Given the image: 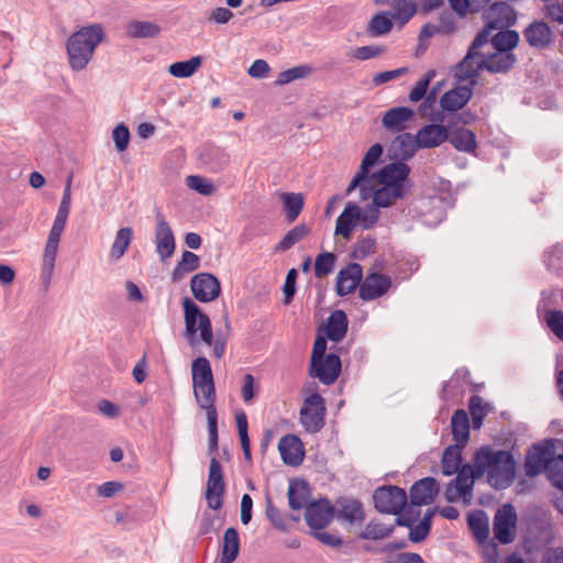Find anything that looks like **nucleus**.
Segmentation results:
<instances>
[{
    "label": "nucleus",
    "mask_w": 563,
    "mask_h": 563,
    "mask_svg": "<svg viewBox=\"0 0 563 563\" xmlns=\"http://www.w3.org/2000/svg\"><path fill=\"white\" fill-rule=\"evenodd\" d=\"M410 167L404 162H393L373 173L360 188L361 199L372 198L379 209L389 208L404 199L411 188Z\"/></svg>",
    "instance_id": "f257e3e1"
},
{
    "label": "nucleus",
    "mask_w": 563,
    "mask_h": 563,
    "mask_svg": "<svg viewBox=\"0 0 563 563\" xmlns=\"http://www.w3.org/2000/svg\"><path fill=\"white\" fill-rule=\"evenodd\" d=\"M71 176L68 177L64 188L63 197L54 219L53 225L49 230L45 247L42 255L40 280L44 288L47 290L51 286L53 278L55 263L57 258L58 246L62 234L67 223L68 214L71 203Z\"/></svg>",
    "instance_id": "f03ea898"
},
{
    "label": "nucleus",
    "mask_w": 563,
    "mask_h": 563,
    "mask_svg": "<svg viewBox=\"0 0 563 563\" xmlns=\"http://www.w3.org/2000/svg\"><path fill=\"white\" fill-rule=\"evenodd\" d=\"M497 13H504L507 15L509 13V7L505 3H495L486 12L487 22L485 29L477 34L466 56L456 67L455 76L457 79H474L478 76L479 70L485 69L484 55L478 52V48L489 42L492 29H498L507 24L506 20L495 19Z\"/></svg>",
    "instance_id": "7ed1b4c3"
},
{
    "label": "nucleus",
    "mask_w": 563,
    "mask_h": 563,
    "mask_svg": "<svg viewBox=\"0 0 563 563\" xmlns=\"http://www.w3.org/2000/svg\"><path fill=\"white\" fill-rule=\"evenodd\" d=\"M474 466L476 474H486L489 484L497 489L510 486L516 474V462L511 453L490 446H483L476 452Z\"/></svg>",
    "instance_id": "20e7f679"
},
{
    "label": "nucleus",
    "mask_w": 563,
    "mask_h": 563,
    "mask_svg": "<svg viewBox=\"0 0 563 563\" xmlns=\"http://www.w3.org/2000/svg\"><path fill=\"white\" fill-rule=\"evenodd\" d=\"M103 40L104 31L99 23L82 26L74 32L66 42L70 68L75 71L85 69Z\"/></svg>",
    "instance_id": "39448f33"
},
{
    "label": "nucleus",
    "mask_w": 563,
    "mask_h": 563,
    "mask_svg": "<svg viewBox=\"0 0 563 563\" xmlns=\"http://www.w3.org/2000/svg\"><path fill=\"white\" fill-rule=\"evenodd\" d=\"M185 332L184 336L190 346L195 347L200 342L212 344V325L209 317L188 297L183 299Z\"/></svg>",
    "instance_id": "423d86ee"
},
{
    "label": "nucleus",
    "mask_w": 563,
    "mask_h": 563,
    "mask_svg": "<svg viewBox=\"0 0 563 563\" xmlns=\"http://www.w3.org/2000/svg\"><path fill=\"white\" fill-rule=\"evenodd\" d=\"M476 474L475 466L464 465L456 473L455 479L449 483L445 489V499L450 503L463 499L464 503H470L472 498V490L474 485V478L479 477Z\"/></svg>",
    "instance_id": "0eeeda50"
},
{
    "label": "nucleus",
    "mask_w": 563,
    "mask_h": 563,
    "mask_svg": "<svg viewBox=\"0 0 563 563\" xmlns=\"http://www.w3.org/2000/svg\"><path fill=\"white\" fill-rule=\"evenodd\" d=\"M225 483L220 462L217 457L210 460L209 474L205 497L209 508L218 510L222 507Z\"/></svg>",
    "instance_id": "6e6552de"
},
{
    "label": "nucleus",
    "mask_w": 563,
    "mask_h": 563,
    "mask_svg": "<svg viewBox=\"0 0 563 563\" xmlns=\"http://www.w3.org/2000/svg\"><path fill=\"white\" fill-rule=\"evenodd\" d=\"M375 508L383 514L398 515L407 504V495L397 486L379 487L374 492Z\"/></svg>",
    "instance_id": "1a4fd4ad"
},
{
    "label": "nucleus",
    "mask_w": 563,
    "mask_h": 563,
    "mask_svg": "<svg viewBox=\"0 0 563 563\" xmlns=\"http://www.w3.org/2000/svg\"><path fill=\"white\" fill-rule=\"evenodd\" d=\"M324 401L319 394L306 398L300 409V422L310 433L318 432L324 424Z\"/></svg>",
    "instance_id": "9d476101"
},
{
    "label": "nucleus",
    "mask_w": 563,
    "mask_h": 563,
    "mask_svg": "<svg viewBox=\"0 0 563 563\" xmlns=\"http://www.w3.org/2000/svg\"><path fill=\"white\" fill-rule=\"evenodd\" d=\"M517 514L515 508L507 504L497 510L494 517L493 530L495 538L503 544H508L515 539Z\"/></svg>",
    "instance_id": "9b49d317"
},
{
    "label": "nucleus",
    "mask_w": 563,
    "mask_h": 563,
    "mask_svg": "<svg viewBox=\"0 0 563 563\" xmlns=\"http://www.w3.org/2000/svg\"><path fill=\"white\" fill-rule=\"evenodd\" d=\"M155 245L161 261L172 257L175 252V236L173 230L162 212L155 216Z\"/></svg>",
    "instance_id": "f8f14e48"
},
{
    "label": "nucleus",
    "mask_w": 563,
    "mask_h": 563,
    "mask_svg": "<svg viewBox=\"0 0 563 563\" xmlns=\"http://www.w3.org/2000/svg\"><path fill=\"white\" fill-rule=\"evenodd\" d=\"M552 440H548L544 444H534L526 456V475L534 477L543 471L547 473L548 462L552 460Z\"/></svg>",
    "instance_id": "ddd939ff"
},
{
    "label": "nucleus",
    "mask_w": 563,
    "mask_h": 563,
    "mask_svg": "<svg viewBox=\"0 0 563 563\" xmlns=\"http://www.w3.org/2000/svg\"><path fill=\"white\" fill-rule=\"evenodd\" d=\"M190 288L195 298L201 302L217 299L221 292L219 279L210 273H199L191 278Z\"/></svg>",
    "instance_id": "4468645a"
},
{
    "label": "nucleus",
    "mask_w": 563,
    "mask_h": 563,
    "mask_svg": "<svg viewBox=\"0 0 563 563\" xmlns=\"http://www.w3.org/2000/svg\"><path fill=\"white\" fill-rule=\"evenodd\" d=\"M311 375L325 385L333 384L340 375L341 361L336 354L330 353L325 357L311 362Z\"/></svg>",
    "instance_id": "2eb2a0df"
},
{
    "label": "nucleus",
    "mask_w": 563,
    "mask_h": 563,
    "mask_svg": "<svg viewBox=\"0 0 563 563\" xmlns=\"http://www.w3.org/2000/svg\"><path fill=\"white\" fill-rule=\"evenodd\" d=\"M391 286L390 277L378 273L368 274L361 283L358 295L364 301L375 300L384 296Z\"/></svg>",
    "instance_id": "dca6fc26"
},
{
    "label": "nucleus",
    "mask_w": 563,
    "mask_h": 563,
    "mask_svg": "<svg viewBox=\"0 0 563 563\" xmlns=\"http://www.w3.org/2000/svg\"><path fill=\"white\" fill-rule=\"evenodd\" d=\"M333 515L334 507L323 499L307 506L305 519L310 528L320 530L331 522Z\"/></svg>",
    "instance_id": "f3484780"
},
{
    "label": "nucleus",
    "mask_w": 563,
    "mask_h": 563,
    "mask_svg": "<svg viewBox=\"0 0 563 563\" xmlns=\"http://www.w3.org/2000/svg\"><path fill=\"white\" fill-rule=\"evenodd\" d=\"M495 19L506 20L507 24L498 29H492L489 40H492L495 51L508 49V52H511L519 42V34L516 31H503V29L507 27L511 22V10L509 9V13L507 15L504 13H497Z\"/></svg>",
    "instance_id": "a211bd4d"
},
{
    "label": "nucleus",
    "mask_w": 563,
    "mask_h": 563,
    "mask_svg": "<svg viewBox=\"0 0 563 563\" xmlns=\"http://www.w3.org/2000/svg\"><path fill=\"white\" fill-rule=\"evenodd\" d=\"M278 450L284 463L287 465L298 466L303 461V445L297 435H284L278 442Z\"/></svg>",
    "instance_id": "6ab92c4d"
},
{
    "label": "nucleus",
    "mask_w": 563,
    "mask_h": 563,
    "mask_svg": "<svg viewBox=\"0 0 563 563\" xmlns=\"http://www.w3.org/2000/svg\"><path fill=\"white\" fill-rule=\"evenodd\" d=\"M439 493V484L433 477H424L410 488V500L415 506L430 505Z\"/></svg>",
    "instance_id": "aec40b11"
},
{
    "label": "nucleus",
    "mask_w": 563,
    "mask_h": 563,
    "mask_svg": "<svg viewBox=\"0 0 563 563\" xmlns=\"http://www.w3.org/2000/svg\"><path fill=\"white\" fill-rule=\"evenodd\" d=\"M383 154V146L378 143L372 145L368 151L365 153L360 168L355 174L354 178L350 183L346 194H351L358 185L366 181L371 177L369 168L373 167L379 159Z\"/></svg>",
    "instance_id": "412c9836"
},
{
    "label": "nucleus",
    "mask_w": 563,
    "mask_h": 563,
    "mask_svg": "<svg viewBox=\"0 0 563 563\" xmlns=\"http://www.w3.org/2000/svg\"><path fill=\"white\" fill-rule=\"evenodd\" d=\"M362 275V266L357 263H351L345 268H342L336 276L338 295L345 296L353 292L361 285Z\"/></svg>",
    "instance_id": "4be33fe9"
},
{
    "label": "nucleus",
    "mask_w": 563,
    "mask_h": 563,
    "mask_svg": "<svg viewBox=\"0 0 563 563\" xmlns=\"http://www.w3.org/2000/svg\"><path fill=\"white\" fill-rule=\"evenodd\" d=\"M416 135L420 148H432L440 146L449 139V131L442 124H427L418 130Z\"/></svg>",
    "instance_id": "5701e85b"
},
{
    "label": "nucleus",
    "mask_w": 563,
    "mask_h": 563,
    "mask_svg": "<svg viewBox=\"0 0 563 563\" xmlns=\"http://www.w3.org/2000/svg\"><path fill=\"white\" fill-rule=\"evenodd\" d=\"M358 205L349 202L336 219L335 235H341L345 240L352 238L353 230L358 227Z\"/></svg>",
    "instance_id": "b1692460"
},
{
    "label": "nucleus",
    "mask_w": 563,
    "mask_h": 563,
    "mask_svg": "<svg viewBox=\"0 0 563 563\" xmlns=\"http://www.w3.org/2000/svg\"><path fill=\"white\" fill-rule=\"evenodd\" d=\"M473 90L467 86H460L446 91L440 99L445 111H456L463 108L472 98Z\"/></svg>",
    "instance_id": "393cba45"
},
{
    "label": "nucleus",
    "mask_w": 563,
    "mask_h": 563,
    "mask_svg": "<svg viewBox=\"0 0 563 563\" xmlns=\"http://www.w3.org/2000/svg\"><path fill=\"white\" fill-rule=\"evenodd\" d=\"M413 117V111L407 107L389 109L382 119L384 128L391 132H400L406 129V123Z\"/></svg>",
    "instance_id": "a878e982"
},
{
    "label": "nucleus",
    "mask_w": 563,
    "mask_h": 563,
    "mask_svg": "<svg viewBox=\"0 0 563 563\" xmlns=\"http://www.w3.org/2000/svg\"><path fill=\"white\" fill-rule=\"evenodd\" d=\"M516 56L508 49L495 51L492 54L484 55V67L489 73L508 71L515 64Z\"/></svg>",
    "instance_id": "bb28decb"
},
{
    "label": "nucleus",
    "mask_w": 563,
    "mask_h": 563,
    "mask_svg": "<svg viewBox=\"0 0 563 563\" xmlns=\"http://www.w3.org/2000/svg\"><path fill=\"white\" fill-rule=\"evenodd\" d=\"M194 395L198 406L206 410L207 417L211 415L217 416L216 402V387L214 382L194 386Z\"/></svg>",
    "instance_id": "cd10ccee"
},
{
    "label": "nucleus",
    "mask_w": 563,
    "mask_h": 563,
    "mask_svg": "<svg viewBox=\"0 0 563 563\" xmlns=\"http://www.w3.org/2000/svg\"><path fill=\"white\" fill-rule=\"evenodd\" d=\"M336 517L349 523H360L364 520L362 504L355 499H341L338 501Z\"/></svg>",
    "instance_id": "c85d7f7f"
},
{
    "label": "nucleus",
    "mask_w": 563,
    "mask_h": 563,
    "mask_svg": "<svg viewBox=\"0 0 563 563\" xmlns=\"http://www.w3.org/2000/svg\"><path fill=\"white\" fill-rule=\"evenodd\" d=\"M451 429L455 444L464 446L470 439V419L465 410L454 411L451 418Z\"/></svg>",
    "instance_id": "c756f323"
},
{
    "label": "nucleus",
    "mask_w": 563,
    "mask_h": 563,
    "mask_svg": "<svg viewBox=\"0 0 563 563\" xmlns=\"http://www.w3.org/2000/svg\"><path fill=\"white\" fill-rule=\"evenodd\" d=\"M347 331V318L342 310L333 311L328 318L325 333L329 340L340 342Z\"/></svg>",
    "instance_id": "7c9ffc66"
},
{
    "label": "nucleus",
    "mask_w": 563,
    "mask_h": 563,
    "mask_svg": "<svg viewBox=\"0 0 563 563\" xmlns=\"http://www.w3.org/2000/svg\"><path fill=\"white\" fill-rule=\"evenodd\" d=\"M462 448L463 445L452 444L444 450L441 460L443 475L451 476L462 468Z\"/></svg>",
    "instance_id": "2f4dec72"
},
{
    "label": "nucleus",
    "mask_w": 563,
    "mask_h": 563,
    "mask_svg": "<svg viewBox=\"0 0 563 563\" xmlns=\"http://www.w3.org/2000/svg\"><path fill=\"white\" fill-rule=\"evenodd\" d=\"M391 147L397 157L408 159L415 155L420 145H418L417 135L402 133L394 140Z\"/></svg>",
    "instance_id": "473e14b6"
},
{
    "label": "nucleus",
    "mask_w": 563,
    "mask_h": 563,
    "mask_svg": "<svg viewBox=\"0 0 563 563\" xmlns=\"http://www.w3.org/2000/svg\"><path fill=\"white\" fill-rule=\"evenodd\" d=\"M527 42L534 47H544L551 41V30L543 22H534L525 31Z\"/></svg>",
    "instance_id": "72a5a7b5"
},
{
    "label": "nucleus",
    "mask_w": 563,
    "mask_h": 563,
    "mask_svg": "<svg viewBox=\"0 0 563 563\" xmlns=\"http://www.w3.org/2000/svg\"><path fill=\"white\" fill-rule=\"evenodd\" d=\"M448 140L460 152L473 153L477 147L476 136L468 129L454 130L451 135L449 134Z\"/></svg>",
    "instance_id": "f704fd0d"
},
{
    "label": "nucleus",
    "mask_w": 563,
    "mask_h": 563,
    "mask_svg": "<svg viewBox=\"0 0 563 563\" xmlns=\"http://www.w3.org/2000/svg\"><path fill=\"white\" fill-rule=\"evenodd\" d=\"M240 539L235 528H228L223 536L222 554L220 563H232L239 555Z\"/></svg>",
    "instance_id": "c9c22d12"
},
{
    "label": "nucleus",
    "mask_w": 563,
    "mask_h": 563,
    "mask_svg": "<svg viewBox=\"0 0 563 563\" xmlns=\"http://www.w3.org/2000/svg\"><path fill=\"white\" fill-rule=\"evenodd\" d=\"M390 18L404 25L415 15L417 5L413 0H390Z\"/></svg>",
    "instance_id": "e433bc0d"
},
{
    "label": "nucleus",
    "mask_w": 563,
    "mask_h": 563,
    "mask_svg": "<svg viewBox=\"0 0 563 563\" xmlns=\"http://www.w3.org/2000/svg\"><path fill=\"white\" fill-rule=\"evenodd\" d=\"M132 238L133 230L131 228L126 227L119 229L110 249V258L113 261L120 260L129 249Z\"/></svg>",
    "instance_id": "4c0bfd02"
},
{
    "label": "nucleus",
    "mask_w": 563,
    "mask_h": 563,
    "mask_svg": "<svg viewBox=\"0 0 563 563\" xmlns=\"http://www.w3.org/2000/svg\"><path fill=\"white\" fill-rule=\"evenodd\" d=\"M192 387L213 383L210 362L206 357H197L191 364Z\"/></svg>",
    "instance_id": "58836bf2"
},
{
    "label": "nucleus",
    "mask_w": 563,
    "mask_h": 563,
    "mask_svg": "<svg viewBox=\"0 0 563 563\" xmlns=\"http://www.w3.org/2000/svg\"><path fill=\"white\" fill-rule=\"evenodd\" d=\"M286 218L294 222L303 209L305 200L302 194L285 192L280 196Z\"/></svg>",
    "instance_id": "ea45409f"
},
{
    "label": "nucleus",
    "mask_w": 563,
    "mask_h": 563,
    "mask_svg": "<svg viewBox=\"0 0 563 563\" xmlns=\"http://www.w3.org/2000/svg\"><path fill=\"white\" fill-rule=\"evenodd\" d=\"M394 530L395 526H387L383 522L371 520L358 537L363 540H383L391 536Z\"/></svg>",
    "instance_id": "a19ab883"
},
{
    "label": "nucleus",
    "mask_w": 563,
    "mask_h": 563,
    "mask_svg": "<svg viewBox=\"0 0 563 563\" xmlns=\"http://www.w3.org/2000/svg\"><path fill=\"white\" fill-rule=\"evenodd\" d=\"M129 36L133 38L155 37L161 29L157 24L148 21H132L126 27Z\"/></svg>",
    "instance_id": "79ce46f5"
},
{
    "label": "nucleus",
    "mask_w": 563,
    "mask_h": 563,
    "mask_svg": "<svg viewBox=\"0 0 563 563\" xmlns=\"http://www.w3.org/2000/svg\"><path fill=\"white\" fill-rule=\"evenodd\" d=\"M468 526L478 542H484L488 538V518L484 511L471 514L468 516Z\"/></svg>",
    "instance_id": "37998d69"
},
{
    "label": "nucleus",
    "mask_w": 563,
    "mask_h": 563,
    "mask_svg": "<svg viewBox=\"0 0 563 563\" xmlns=\"http://www.w3.org/2000/svg\"><path fill=\"white\" fill-rule=\"evenodd\" d=\"M201 57L195 56L185 62H177L169 66L168 71L170 75L177 78L190 77L201 65Z\"/></svg>",
    "instance_id": "c03bdc74"
},
{
    "label": "nucleus",
    "mask_w": 563,
    "mask_h": 563,
    "mask_svg": "<svg viewBox=\"0 0 563 563\" xmlns=\"http://www.w3.org/2000/svg\"><path fill=\"white\" fill-rule=\"evenodd\" d=\"M309 229L305 224H298L294 227L287 234L280 240L276 246V251L284 252L292 247L296 243L301 241L308 235Z\"/></svg>",
    "instance_id": "a18cd8bd"
},
{
    "label": "nucleus",
    "mask_w": 563,
    "mask_h": 563,
    "mask_svg": "<svg viewBox=\"0 0 563 563\" xmlns=\"http://www.w3.org/2000/svg\"><path fill=\"white\" fill-rule=\"evenodd\" d=\"M235 422L236 428L241 441V446L243 450V454L247 461H251V444H250V438H249V426H247V417L243 411H239L235 415Z\"/></svg>",
    "instance_id": "49530a36"
},
{
    "label": "nucleus",
    "mask_w": 563,
    "mask_h": 563,
    "mask_svg": "<svg viewBox=\"0 0 563 563\" xmlns=\"http://www.w3.org/2000/svg\"><path fill=\"white\" fill-rule=\"evenodd\" d=\"M311 67L307 65L295 66L292 68L280 71L275 81L276 86H285L294 80L302 79L311 74Z\"/></svg>",
    "instance_id": "de8ad7c7"
},
{
    "label": "nucleus",
    "mask_w": 563,
    "mask_h": 563,
    "mask_svg": "<svg viewBox=\"0 0 563 563\" xmlns=\"http://www.w3.org/2000/svg\"><path fill=\"white\" fill-rule=\"evenodd\" d=\"M358 227L362 230L373 229L380 218L379 208L374 203L365 207L364 209L358 206Z\"/></svg>",
    "instance_id": "09e8293b"
},
{
    "label": "nucleus",
    "mask_w": 563,
    "mask_h": 563,
    "mask_svg": "<svg viewBox=\"0 0 563 563\" xmlns=\"http://www.w3.org/2000/svg\"><path fill=\"white\" fill-rule=\"evenodd\" d=\"M289 506L294 510H299L303 507L307 508L308 490L305 485L291 483L288 488Z\"/></svg>",
    "instance_id": "8fccbe9b"
},
{
    "label": "nucleus",
    "mask_w": 563,
    "mask_h": 563,
    "mask_svg": "<svg viewBox=\"0 0 563 563\" xmlns=\"http://www.w3.org/2000/svg\"><path fill=\"white\" fill-rule=\"evenodd\" d=\"M396 525L410 528L409 540L415 543L423 541L430 532V528L426 523L419 522L412 526V521L405 517L396 518Z\"/></svg>",
    "instance_id": "3c124183"
},
{
    "label": "nucleus",
    "mask_w": 563,
    "mask_h": 563,
    "mask_svg": "<svg viewBox=\"0 0 563 563\" xmlns=\"http://www.w3.org/2000/svg\"><path fill=\"white\" fill-rule=\"evenodd\" d=\"M547 476L553 486L563 489V454L552 457L548 462Z\"/></svg>",
    "instance_id": "603ef678"
},
{
    "label": "nucleus",
    "mask_w": 563,
    "mask_h": 563,
    "mask_svg": "<svg viewBox=\"0 0 563 563\" xmlns=\"http://www.w3.org/2000/svg\"><path fill=\"white\" fill-rule=\"evenodd\" d=\"M186 185L203 196H211L216 192V186L212 181L199 175H190L186 178Z\"/></svg>",
    "instance_id": "864d4df0"
},
{
    "label": "nucleus",
    "mask_w": 563,
    "mask_h": 563,
    "mask_svg": "<svg viewBox=\"0 0 563 563\" xmlns=\"http://www.w3.org/2000/svg\"><path fill=\"white\" fill-rule=\"evenodd\" d=\"M389 13L376 14L369 21L368 32L375 36L388 33L393 27Z\"/></svg>",
    "instance_id": "5fc2aeb1"
},
{
    "label": "nucleus",
    "mask_w": 563,
    "mask_h": 563,
    "mask_svg": "<svg viewBox=\"0 0 563 563\" xmlns=\"http://www.w3.org/2000/svg\"><path fill=\"white\" fill-rule=\"evenodd\" d=\"M470 411L472 415L473 428L479 429L483 424V420L486 417L488 409L484 404L482 397L472 396L470 399Z\"/></svg>",
    "instance_id": "6e6d98bb"
},
{
    "label": "nucleus",
    "mask_w": 563,
    "mask_h": 563,
    "mask_svg": "<svg viewBox=\"0 0 563 563\" xmlns=\"http://www.w3.org/2000/svg\"><path fill=\"white\" fill-rule=\"evenodd\" d=\"M335 264V256L332 253H321L314 261V275L322 278L333 272Z\"/></svg>",
    "instance_id": "4d7b16f0"
},
{
    "label": "nucleus",
    "mask_w": 563,
    "mask_h": 563,
    "mask_svg": "<svg viewBox=\"0 0 563 563\" xmlns=\"http://www.w3.org/2000/svg\"><path fill=\"white\" fill-rule=\"evenodd\" d=\"M437 73L434 69H430L423 78L419 79L409 93V100L411 102L420 101L426 95L427 89L431 80L435 77Z\"/></svg>",
    "instance_id": "13d9d810"
},
{
    "label": "nucleus",
    "mask_w": 563,
    "mask_h": 563,
    "mask_svg": "<svg viewBox=\"0 0 563 563\" xmlns=\"http://www.w3.org/2000/svg\"><path fill=\"white\" fill-rule=\"evenodd\" d=\"M112 139L118 152L125 151L130 143L129 128L124 123L118 124L112 131Z\"/></svg>",
    "instance_id": "bf43d9fd"
},
{
    "label": "nucleus",
    "mask_w": 563,
    "mask_h": 563,
    "mask_svg": "<svg viewBox=\"0 0 563 563\" xmlns=\"http://www.w3.org/2000/svg\"><path fill=\"white\" fill-rule=\"evenodd\" d=\"M547 323L551 331L563 341V311L553 310L547 314Z\"/></svg>",
    "instance_id": "052dcab7"
},
{
    "label": "nucleus",
    "mask_w": 563,
    "mask_h": 563,
    "mask_svg": "<svg viewBox=\"0 0 563 563\" xmlns=\"http://www.w3.org/2000/svg\"><path fill=\"white\" fill-rule=\"evenodd\" d=\"M209 433V452L216 453L218 450V415L207 417Z\"/></svg>",
    "instance_id": "680f3d73"
},
{
    "label": "nucleus",
    "mask_w": 563,
    "mask_h": 563,
    "mask_svg": "<svg viewBox=\"0 0 563 563\" xmlns=\"http://www.w3.org/2000/svg\"><path fill=\"white\" fill-rule=\"evenodd\" d=\"M271 71L268 63L264 59H256L247 69V75L252 78H266Z\"/></svg>",
    "instance_id": "e2e57ef3"
},
{
    "label": "nucleus",
    "mask_w": 563,
    "mask_h": 563,
    "mask_svg": "<svg viewBox=\"0 0 563 563\" xmlns=\"http://www.w3.org/2000/svg\"><path fill=\"white\" fill-rule=\"evenodd\" d=\"M383 53V48L375 45L361 46L353 51L352 55L358 60H367Z\"/></svg>",
    "instance_id": "0e129e2a"
},
{
    "label": "nucleus",
    "mask_w": 563,
    "mask_h": 563,
    "mask_svg": "<svg viewBox=\"0 0 563 563\" xmlns=\"http://www.w3.org/2000/svg\"><path fill=\"white\" fill-rule=\"evenodd\" d=\"M407 71H408L407 67H400V68L393 69V70L377 73L373 78V82L375 85H383L390 80L399 78L400 76L405 75Z\"/></svg>",
    "instance_id": "69168bd1"
},
{
    "label": "nucleus",
    "mask_w": 563,
    "mask_h": 563,
    "mask_svg": "<svg viewBox=\"0 0 563 563\" xmlns=\"http://www.w3.org/2000/svg\"><path fill=\"white\" fill-rule=\"evenodd\" d=\"M385 563H426L420 554L413 552H404L390 555Z\"/></svg>",
    "instance_id": "338daca9"
},
{
    "label": "nucleus",
    "mask_w": 563,
    "mask_h": 563,
    "mask_svg": "<svg viewBox=\"0 0 563 563\" xmlns=\"http://www.w3.org/2000/svg\"><path fill=\"white\" fill-rule=\"evenodd\" d=\"M541 563H563V548H550L543 554Z\"/></svg>",
    "instance_id": "774afa93"
}]
</instances>
